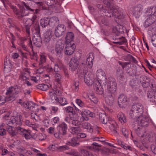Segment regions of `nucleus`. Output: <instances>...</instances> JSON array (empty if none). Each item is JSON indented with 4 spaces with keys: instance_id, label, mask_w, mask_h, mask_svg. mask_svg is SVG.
Here are the masks:
<instances>
[{
    "instance_id": "nucleus-40",
    "label": "nucleus",
    "mask_w": 156,
    "mask_h": 156,
    "mask_svg": "<svg viewBox=\"0 0 156 156\" xmlns=\"http://www.w3.org/2000/svg\"><path fill=\"white\" fill-rule=\"evenodd\" d=\"M27 36V38H24V37H22L20 38V41H21V43H23V42L26 41V40H28V41H29V43L28 44L29 46L30 47V48H32V42L30 40V35H29L28 38V35Z\"/></svg>"
},
{
    "instance_id": "nucleus-38",
    "label": "nucleus",
    "mask_w": 156,
    "mask_h": 156,
    "mask_svg": "<svg viewBox=\"0 0 156 156\" xmlns=\"http://www.w3.org/2000/svg\"><path fill=\"white\" fill-rule=\"evenodd\" d=\"M58 102L62 106H64L68 103V101L66 98L61 97L59 98Z\"/></svg>"
},
{
    "instance_id": "nucleus-57",
    "label": "nucleus",
    "mask_w": 156,
    "mask_h": 156,
    "mask_svg": "<svg viewBox=\"0 0 156 156\" xmlns=\"http://www.w3.org/2000/svg\"><path fill=\"white\" fill-rule=\"evenodd\" d=\"M69 147L67 145H64L60 146H58V151H62L65 150H68Z\"/></svg>"
},
{
    "instance_id": "nucleus-6",
    "label": "nucleus",
    "mask_w": 156,
    "mask_h": 156,
    "mask_svg": "<svg viewBox=\"0 0 156 156\" xmlns=\"http://www.w3.org/2000/svg\"><path fill=\"white\" fill-rule=\"evenodd\" d=\"M20 87L16 85L14 87L11 86L7 88L5 93L6 96L5 97V102H2L4 103L6 101H13L16 99L15 95L18 94L20 91L16 90L19 89Z\"/></svg>"
},
{
    "instance_id": "nucleus-37",
    "label": "nucleus",
    "mask_w": 156,
    "mask_h": 156,
    "mask_svg": "<svg viewBox=\"0 0 156 156\" xmlns=\"http://www.w3.org/2000/svg\"><path fill=\"white\" fill-rule=\"evenodd\" d=\"M117 117L119 121L121 123L124 124L126 122V117L122 112H119L118 115Z\"/></svg>"
},
{
    "instance_id": "nucleus-7",
    "label": "nucleus",
    "mask_w": 156,
    "mask_h": 156,
    "mask_svg": "<svg viewBox=\"0 0 156 156\" xmlns=\"http://www.w3.org/2000/svg\"><path fill=\"white\" fill-rule=\"evenodd\" d=\"M34 33L32 40L34 44L37 47L41 46L42 41L40 35V30L39 26L37 25L35 27L34 30H32Z\"/></svg>"
},
{
    "instance_id": "nucleus-49",
    "label": "nucleus",
    "mask_w": 156,
    "mask_h": 156,
    "mask_svg": "<svg viewBox=\"0 0 156 156\" xmlns=\"http://www.w3.org/2000/svg\"><path fill=\"white\" fill-rule=\"evenodd\" d=\"M107 125L108 126L111 130L116 129V126L114 122L110 121Z\"/></svg>"
},
{
    "instance_id": "nucleus-52",
    "label": "nucleus",
    "mask_w": 156,
    "mask_h": 156,
    "mask_svg": "<svg viewBox=\"0 0 156 156\" xmlns=\"http://www.w3.org/2000/svg\"><path fill=\"white\" fill-rule=\"evenodd\" d=\"M46 138V136L44 133H39L37 136V138L41 140H44Z\"/></svg>"
},
{
    "instance_id": "nucleus-56",
    "label": "nucleus",
    "mask_w": 156,
    "mask_h": 156,
    "mask_svg": "<svg viewBox=\"0 0 156 156\" xmlns=\"http://www.w3.org/2000/svg\"><path fill=\"white\" fill-rule=\"evenodd\" d=\"M75 102L80 107H82L84 105L83 102L80 99H76L75 100Z\"/></svg>"
},
{
    "instance_id": "nucleus-32",
    "label": "nucleus",
    "mask_w": 156,
    "mask_h": 156,
    "mask_svg": "<svg viewBox=\"0 0 156 156\" xmlns=\"http://www.w3.org/2000/svg\"><path fill=\"white\" fill-rule=\"evenodd\" d=\"M82 127L83 129H87V131L90 133H91L93 131L92 126L88 122L83 123L82 124Z\"/></svg>"
},
{
    "instance_id": "nucleus-18",
    "label": "nucleus",
    "mask_w": 156,
    "mask_h": 156,
    "mask_svg": "<svg viewBox=\"0 0 156 156\" xmlns=\"http://www.w3.org/2000/svg\"><path fill=\"white\" fill-rule=\"evenodd\" d=\"M156 20L155 15H151L148 17L144 23V26L146 28L152 24Z\"/></svg>"
},
{
    "instance_id": "nucleus-9",
    "label": "nucleus",
    "mask_w": 156,
    "mask_h": 156,
    "mask_svg": "<svg viewBox=\"0 0 156 156\" xmlns=\"http://www.w3.org/2000/svg\"><path fill=\"white\" fill-rule=\"evenodd\" d=\"M143 9V6L141 4H138L133 7L132 10L133 15L136 18H138L142 14Z\"/></svg>"
},
{
    "instance_id": "nucleus-17",
    "label": "nucleus",
    "mask_w": 156,
    "mask_h": 156,
    "mask_svg": "<svg viewBox=\"0 0 156 156\" xmlns=\"http://www.w3.org/2000/svg\"><path fill=\"white\" fill-rule=\"evenodd\" d=\"M94 88L96 93L98 94H102L104 93V90L101 86V82L98 80H95L93 85Z\"/></svg>"
},
{
    "instance_id": "nucleus-63",
    "label": "nucleus",
    "mask_w": 156,
    "mask_h": 156,
    "mask_svg": "<svg viewBox=\"0 0 156 156\" xmlns=\"http://www.w3.org/2000/svg\"><path fill=\"white\" fill-rule=\"evenodd\" d=\"M151 42L153 45L156 47V34L152 35L151 38Z\"/></svg>"
},
{
    "instance_id": "nucleus-35",
    "label": "nucleus",
    "mask_w": 156,
    "mask_h": 156,
    "mask_svg": "<svg viewBox=\"0 0 156 156\" xmlns=\"http://www.w3.org/2000/svg\"><path fill=\"white\" fill-rule=\"evenodd\" d=\"M37 16L36 14H34L33 17L30 19V20L32 21V24H33V27L32 28L31 30H34L35 27L38 25V26H39L38 24V23L37 20Z\"/></svg>"
},
{
    "instance_id": "nucleus-46",
    "label": "nucleus",
    "mask_w": 156,
    "mask_h": 156,
    "mask_svg": "<svg viewBox=\"0 0 156 156\" xmlns=\"http://www.w3.org/2000/svg\"><path fill=\"white\" fill-rule=\"evenodd\" d=\"M50 94L51 101L53 103L58 102L59 98H58L56 95L53 94L51 92L50 93Z\"/></svg>"
},
{
    "instance_id": "nucleus-5",
    "label": "nucleus",
    "mask_w": 156,
    "mask_h": 156,
    "mask_svg": "<svg viewBox=\"0 0 156 156\" xmlns=\"http://www.w3.org/2000/svg\"><path fill=\"white\" fill-rule=\"evenodd\" d=\"M104 86H107L106 94H114L117 89V83L115 80L112 77H109L106 81H103Z\"/></svg>"
},
{
    "instance_id": "nucleus-61",
    "label": "nucleus",
    "mask_w": 156,
    "mask_h": 156,
    "mask_svg": "<svg viewBox=\"0 0 156 156\" xmlns=\"http://www.w3.org/2000/svg\"><path fill=\"white\" fill-rule=\"evenodd\" d=\"M11 65V62L9 59L7 58H6L4 61V67H6V66H9Z\"/></svg>"
},
{
    "instance_id": "nucleus-58",
    "label": "nucleus",
    "mask_w": 156,
    "mask_h": 156,
    "mask_svg": "<svg viewBox=\"0 0 156 156\" xmlns=\"http://www.w3.org/2000/svg\"><path fill=\"white\" fill-rule=\"evenodd\" d=\"M51 111L53 113L55 114L58 112L59 108L57 106H52L51 107Z\"/></svg>"
},
{
    "instance_id": "nucleus-14",
    "label": "nucleus",
    "mask_w": 156,
    "mask_h": 156,
    "mask_svg": "<svg viewBox=\"0 0 156 156\" xmlns=\"http://www.w3.org/2000/svg\"><path fill=\"white\" fill-rule=\"evenodd\" d=\"M127 99L126 95L120 94L119 96L118 102L119 106L121 108L125 107L126 105Z\"/></svg>"
},
{
    "instance_id": "nucleus-33",
    "label": "nucleus",
    "mask_w": 156,
    "mask_h": 156,
    "mask_svg": "<svg viewBox=\"0 0 156 156\" xmlns=\"http://www.w3.org/2000/svg\"><path fill=\"white\" fill-rule=\"evenodd\" d=\"M65 111L67 113H70L69 115H73V116H76V112L73 107L69 106L65 108Z\"/></svg>"
},
{
    "instance_id": "nucleus-41",
    "label": "nucleus",
    "mask_w": 156,
    "mask_h": 156,
    "mask_svg": "<svg viewBox=\"0 0 156 156\" xmlns=\"http://www.w3.org/2000/svg\"><path fill=\"white\" fill-rule=\"evenodd\" d=\"M37 88L43 91H46L48 89L49 86L47 84L42 83L37 85Z\"/></svg>"
},
{
    "instance_id": "nucleus-44",
    "label": "nucleus",
    "mask_w": 156,
    "mask_h": 156,
    "mask_svg": "<svg viewBox=\"0 0 156 156\" xmlns=\"http://www.w3.org/2000/svg\"><path fill=\"white\" fill-rule=\"evenodd\" d=\"M20 126H17L16 127L17 129V133H18L22 135H23V134L25 133V132L27 130L21 127Z\"/></svg>"
},
{
    "instance_id": "nucleus-10",
    "label": "nucleus",
    "mask_w": 156,
    "mask_h": 156,
    "mask_svg": "<svg viewBox=\"0 0 156 156\" xmlns=\"http://www.w3.org/2000/svg\"><path fill=\"white\" fill-rule=\"evenodd\" d=\"M66 45L65 48V53L67 55H71L74 52L76 48L74 43H66Z\"/></svg>"
},
{
    "instance_id": "nucleus-30",
    "label": "nucleus",
    "mask_w": 156,
    "mask_h": 156,
    "mask_svg": "<svg viewBox=\"0 0 156 156\" xmlns=\"http://www.w3.org/2000/svg\"><path fill=\"white\" fill-rule=\"evenodd\" d=\"M101 147V145L98 144V143L96 142H94L90 146H86L85 147L88 149H90L92 151L98 150H99V147Z\"/></svg>"
},
{
    "instance_id": "nucleus-47",
    "label": "nucleus",
    "mask_w": 156,
    "mask_h": 156,
    "mask_svg": "<svg viewBox=\"0 0 156 156\" xmlns=\"http://www.w3.org/2000/svg\"><path fill=\"white\" fill-rule=\"evenodd\" d=\"M69 117H66L64 119V120L67 122L70 123H71L72 120H74L75 118V116L73 115H69Z\"/></svg>"
},
{
    "instance_id": "nucleus-28",
    "label": "nucleus",
    "mask_w": 156,
    "mask_h": 156,
    "mask_svg": "<svg viewBox=\"0 0 156 156\" xmlns=\"http://www.w3.org/2000/svg\"><path fill=\"white\" fill-rule=\"evenodd\" d=\"M105 101L108 105L110 106L112 105L114 102V99L111 94H106L105 96Z\"/></svg>"
},
{
    "instance_id": "nucleus-19",
    "label": "nucleus",
    "mask_w": 156,
    "mask_h": 156,
    "mask_svg": "<svg viewBox=\"0 0 156 156\" xmlns=\"http://www.w3.org/2000/svg\"><path fill=\"white\" fill-rule=\"evenodd\" d=\"M57 128L58 130H59L63 134L66 135L68 129V126L65 122H63L59 124Z\"/></svg>"
},
{
    "instance_id": "nucleus-51",
    "label": "nucleus",
    "mask_w": 156,
    "mask_h": 156,
    "mask_svg": "<svg viewBox=\"0 0 156 156\" xmlns=\"http://www.w3.org/2000/svg\"><path fill=\"white\" fill-rule=\"evenodd\" d=\"M79 128L77 127H72L71 129V133L75 135L79 134Z\"/></svg>"
},
{
    "instance_id": "nucleus-13",
    "label": "nucleus",
    "mask_w": 156,
    "mask_h": 156,
    "mask_svg": "<svg viewBox=\"0 0 156 156\" xmlns=\"http://www.w3.org/2000/svg\"><path fill=\"white\" fill-rule=\"evenodd\" d=\"M66 29L65 26L63 24L58 25L55 29V34L56 37H59L64 34Z\"/></svg>"
},
{
    "instance_id": "nucleus-39",
    "label": "nucleus",
    "mask_w": 156,
    "mask_h": 156,
    "mask_svg": "<svg viewBox=\"0 0 156 156\" xmlns=\"http://www.w3.org/2000/svg\"><path fill=\"white\" fill-rule=\"evenodd\" d=\"M5 124V123H2L0 125V135L3 136L6 134V131L5 128L6 127Z\"/></svg>"
},
{
    "instance_id": "nucleus-62",
    "label": "nucleus",
    "mask_w": 156,
    "mask_h": 156,
    "mask_svg": "<svg viewBox=\"0 0 156 156\" xmlns=\"http://www.w3.org/2000/svg\"><path fill=\"white\" fill-rule=\"evenodd\" d=\"M27 75L26 73H22L20 74V77L22 78L23 80L25 81H26V80H29V78L27 77Z\"/></svg>"
},
{
    "instance_id": "nucleus-36",
    "label": "nucleus",
    "mask_w": 156,
    "mask_h": 156,
    "mask_svg": "<svg viewBox=\"0 0 156 156\" xmlns=\"http://www.w3.org/2000/svg\"><path fill=\"white\" fill-rule=\"evenodd\" d=\"M84 81L85 83L88 86L91 85L93 84H94L93 81L89 75H87L84 77Z\"/></svg>"
},
{
    "instance_id": "nucleus-2",
    "label": "nucleus",
    "mask_w": 156,
    "mask_h": 156,
    "mask_svg": "<svg viewBox=\"0 0 156 156\" xmlns=\"http://www.w3.org/2000/svg\"><path fill=\"white\" fill-rule=\"evenodd\" d=\"M143 105L140 104L133 105L130 112V117L133 119H137L138 125L143 127L147 126L149 124L148 118L142 115L144 112Z\"/></svg>"
},
{
    "instance_id": "nucleus-60",
    "label": "nucleus",
    "mask_w": 156,
    "mask_h": 156,
    "mask_svg": "<svg viewBox=\"0 0 156 156\" xmlns=\"http://www.w3.org/2000/svg\"><path fill=\"white\" fill-rule=\"evenodd\" d=\"M54 68L53 69L52 67H51L50 70L51 71H53L54 70L55 73H56L58 72L59 70V65H57V64H54Z\"/></svg>"
},
{
    "instance_id": "nucleus-59",
    "label": "nucleus",
    "mask_w": 156,
    "mask_h": 156,
    "mask_svg": "<svg viewBox=\"0 0 156 156\" xmlns=\"http://www.w3.org/2000/svg\"><path fill=\"white\" fill-rule=\"evenodd\" d=\"M54 75L55 77V80L58 82H60L62 78L61 75L59 73H55Z\"/></svg>"
},
{
    "instance_id": "nucleus-54",
    "label": "nucleus",
    "mask_w": 156,
    "mask_h": 156,
    "mask_svg": "<svg viewBox=\"0 0 156 156\" xmlns=\"http://www.w3.org/2000/svg\"><path fill=\"white\" fill-rule=\"evenodd\" d=\"M67 154L71 155V156H80L78 152L75 150H72L66 153Z\"/></svg>"
},
{
    "instance_id": "nucleus-23",
    "label": "nucleus",
    "mask_w": 156,
    "mask_h": 156,
    "mask_svg": "<svg viewBox=\"0 0 156 156\" xmlns=\"http://www.w3.org/2000/svg\"><path fill=\"white\" fill-rule=\"evenodd\" d=\"M40 57L39 65L41 68H44L45 67V66L44 64L46 61L47 55L45 53H41L40 55Z\"/></svg>"
},
{
    "instance_id": "nucleus-16",
    "label": "nucleus",
    "mask_w": 156,
    "mask_h": 156,
    "mask_svg": "<svg viewBox=\"0 0 156 156\" xmlns=\"http://www.w3.org/2000/svg\"><path fill=\"white\" fill-rule=\"evenodd\" d=\"M79 66V62L76 58H72L69 63V69L72 71H75Z\"/></svg>"
},
{
    "instance_id": "nucleus-53",
    "label": "nucleus",
    "mask_w": 156,
    "mask_h": 156,
    "mask_svg": "<svg viewBox=\"0 0 156 156\" xmlns=\"http://www.w3.org/2000/svg\"><path fill=\"white\" fill-rule=\"evenodd\" d=\"M121 131L124 136L126 137H128V133L127 130L125 127H122L121 129Z\"/></svg>"
},
{
    "instance_id": "nucleus-29",
    "label": "nucleus",
    "mask_w": 156,
    "mask_h": 156,
    "mask_svg": "<svg viewBox=\"0 0 156 156\" xmlns=\"http://www.w3.org/2000/svg\"><path fill=\"white\" fill-rule=\"evenodd\" d=\"M99 119L102 123L104 124H108L110 121H109L108 118L105 114L101 113L99 114Z\"/></svg>"
},
{
    "instance_id": "nucleus-45",
    "label": "nucleus",
    "mask_w": 156,
    "mask_h": 156,
    "mask_svg": "<svg viewBox=\"0 0 156 156\" xmlns=\"http://www.w3.org/2000/svg\"><path fill=\"white\" fill-rule=\"evenodd\" d=\"M79 82L78 81H74L73 86V89L75 92H77L79 89Z\"/></svg>"
},
{
    "instance_id": "nucleus-3",
    "label": "nucleus",
    "mask_w": 156,
    "mask_h": 156,
    "mask_svg": "<svg viewBox=\"0 0 156 156\" xmlns=\"http://www.w3.org/2000/svg\"><path fill=\"white\" fill-rule=\"evenodd\" d=\"M22 116L20 114L17 113L16 116L13 117L8 121L7 124L8 126L6 128L9 134L12 136L16 135L17 132L12 126H20L22 124V121H23Z\"/></svg>"
},
{
    "instance_id": "nucleus-24",
    "label": "nucleus",
    "mask_w": 156,
    "mask_h": 156,
    "mask_svg": "<svg viewBox=\"0 0 156 156\" xmlns=\"http://www.w3.org/2000/svg\"><path fill=\"white\" fill-rule=\"evenodd\" d=\"M67 145L72 147H75L79 145V142L77 137H74L71 138L69 141H67L66 143Z\"/></svg>"
},
{
    "instance_id": "nucleus-11",
    "label": "nucleus",
    "mask_w": 156,
    "mask_h": 156,
    "mask_svg": "<svg viewBox=\"0 0 156 156\" xmlns=\"http://www.w3.org/2000/svg\"><path fill=\"white\" fill-rule=\"evenodd\" d=\"M64 45L61 40H59L56 42L55 51L57 56L62 57V53L64 48Z\"/></svg>"
},
{
    "instance_id": "nucleus-4",
    "label": "nucleus",
    "mask_w": 156,
    "mask_h": 156,
    "mask_svg": "<svg viewBox=\"0 0 156 156\" xmlns=\"http://www.w3.org/2000/svg\"><path fill=\"white\" fill-rule=\"evenodd\" d=\"M103 2L106 4L108 7V10L105 12V15L107 17H114L120 19V14L118 12L116 6L115 5L114 2L113 0H104Z\"/></svg>"
},
{
    "instance_id": "nucleus-26",
    "label": "nucleus",
    "mask_w": 156,
    "mask_h": 156,
    "mask_svg": "<svg viewBox=\"0 0 156 156\" xmlns=\"http://www.w3.org/2000/svg\"><path fill=\"white\" fill-rule=\"evenodd\" d=\"M74 37V34L73 32H68L67 33L65 37L66 43H73L72 41L73 40Z\"/></svg>"
},
{
    "instance_id": "nucleus-48",
    "label": "nucleus",
    "mask_w": 156,
    "mask_h": 156,
    "mask_svg": "<svg viewBox=\"0 0 156 156\" xmlns=\"http://www.w3.org/2000/svg\"><path fill=\"white\" fill-rule=\"evenodd\" d=\"M65 135L64 134H63L59 130H58V132L54 133V136L58 139H61L62 138L63 136Z\"/></svg>"
},
{
    "instance_id": "nucleus-15",
    "label": "nucleus",
    "mask_w": 156,
    "mask_h": 156,
    "mask_svg": "<svg viewBox=\"0 0 156 156\" xmlns=\"http://www.w3.org/2000/svg\"><path fill=\"white\" fill-rule=\"evenodd\" d=\"M25 108L34 112H38V105L31 101H27L24 105Z\"/></svg>"
},
{
    "instance_id": "nucleus-55",
    "label": "nucleus",
    "mask_w": 156,
    "mask_h": 156,
    "mask_svg": "<svg viewBox=\"0 0 156 156\" xmlns=\"http://www.w3.org/2000/svg\"><path fill=\"white\" fill-rule=\"evenodd\" d=\"M81 152L84 156H92V154L90 152L84 149H81Z\"/></svg>"
},
{
    "instance_id": "nucleus-34",
    "label": "nucleus",
    "mask_w": 156,
    "mask_h": 156,
    "mask_svg": "<svg viewBox=\"0 0 156 156\" xmlns=\"http://www.w3.org/2000/svg\"><path fill=\"white\" fill-rule=\"evenodd\" d=\"M80 113L81 114V115L82 117L85 115L90 117H93L94 116L93 113L91 112L90 110L87 109H82L81 113Z\"/></svg>"
},
{
    "instance_id": "nucleus-8",
    "label": "nucleus",
    "mask_w": 156,
    "mask_h": 156,
    "mask_svg": "<svg viewBox=\"0 0 156 156\" xmlns=\"http://www.w3.org/2000/svg\"><path fill=\"white\" fill-rule=\"evenodd\" d=\"M58 18L56 17L51 18L49 20L48 18L41 19L40 20V24L42 27H45L48 25L53 27L57 24Z\"/></svg>"
},
{
    "instance_id": "nucleus-12",
    "label": "nucleus",
    "mask_w": 156,
    "mask_h": 156,
    "mask_svg": "<svg viewBox=\"0 0 156 156\" xmlns=\"http://www.w3.org/2000/svg\"><path fill=\"white\" fill-rule=\"evenodd\" d=\"M96 76L97 79L95 80H99V82L103 83V81H106L107 80L106 77V74L104 71L101 69H98L96 73Z\"/></svg>"
},
{
    "instance_id": "nucleus-43",
    "label": "nucleus",
    "mask_w": 156,
    "mask_h": 156,
    "mask_svg": "<svg viewBox=\"0 0 156 156\" xmlns=\"http://www.w3.org/2000/svg\"><path fill=\"white\" fill-rule=\"evenodd\" d=\"M60 0H46L45 2L49 6L54 5H56Z\"/></svg>"
},
{
    "instance_id": "nucleus-31",
    "label": "nucleus",
    "mask_w": 156,
    "mask_h": 156,
    "mask_svg": "<svg viewBox=\"0 0 156 156\" xmlns=\"http://www.w3.org/2000/svg\"><path fill=\"white\" fill-rule=\"evenodd\" d=\"M119 63L122 66V69H125L126 71H127L131 67L130 62H122L119 61Z\"/></svg>"
},
{
    "instance_id": "nucleus-25",
    "label": "nucleus",
    "mask_w": 156,
    "mask_h": 156,
    "mask_svg": "<svg viewBox=\"0 0 156 156\" xmlns=\"http://www.w3.org/2000/svg\"><path fill=\"white\" fill-rule=\"evenodd\" d=\"M94 58L92 53L90 54L88 57L87 58L86 60V64L87 67L89 68H91L93 66Z\"/></svg>"
},
{
    "instance_id": "nucleus-50",
    "label": "nucleus",
    "mask_w": 156,
    "mask_h": 156,
    "mask_svg": "<svg viewBox=\"0 0 156 156\" xmlns=\"http://www.w3.org/2000/svg\"><path fill=\"white\" fill-rule=\"evenodd\" d=\"M58 145L57 144H54L50 145L49 147V149L51 151H58Z\"/></svg>"
},
{
    "instance_id": "nucleus-20",
    "label": "nucleus",
    "mask_w": 156,
    "mask_h": 156,
    "mask_svg": "<svg viewBox=\"0 0 156 156\" xmlns=\"http://www.w3.org/2000/svg\"><path fill=\"white\" fill-rule=\"evenodd\" d=\"M113 39L117 41L113 42V43L117 44L122 45L125 44L127 42L125 37H123L115 36L113 37Z\"/></svg>"
},
{
    "instance_id": "nucleus-42",
    "label": "nucleus",
    "mask_w": 156,
    "mask_h": 156,
    "mask_svg": "<svg viewBox=\"0 0 156 156\" xmlns=\"http://www.w3.org/2000/svg\"><path fill=\"white\" fill-rule=\"evenodd\" d=\"M23 136L26 140H30L32 137L31 134V132L27 130L23 135Z\"/></svg>"
},
{
    "instance_id": "nucleus-1",
    "label": "nucleus",
    "mask_w": 156,
    "mask_h": 156,
    "mask_svg": "<svg viewBox=\"0 0 156 156\" xmlns=\"http://www.w3.org/2000/svg\"><path fill=\"white\" fill-rule=\"evenodd\" d=\"M18 6L19 10L18 9L16 6L12 5H10L11 9L16 15V17L20 21L22 22L24 26L27 35H28V38H29L28 37L30 35V27L31 25L27 23V18H24V17L28 16L30 12H33L34 10L31 9L24 2H21L18 5Z\"/></svg>"
},
{
    "instance_id": "nucleus-64",
    "label": "nucleus",
    "mask_w": 156,
    "mask_h": 156,
    "mask_svg": "<svg viewBox=\"0 0 156 156\" xmlns=\"http://www.w3.org/2000/svg\"><path fill=\"white\" fill-rule=\"evenodd\" d=\"M52 93L56 96H60L61 94V91L56 89L54 90Z\"/></svg>"
},
{
    "instance_id": "nucleus-21",
    "label": "nucleus",
    "mask_w": 156,
    "mask_h": 156,
    "mask_svg": "<svg viewBox=\"0 0 156 156\" xmlns=\"http://www.w3.org/2000/svg\"><path fill=\"white\" fill-rule=\"evenodd\" d=\"M117 79L118 80L123 81L125 80V77L124 75V73L120 67H118L116 72Z\"/></svg>"
},
{
    "instance_id": "nucleus-22",
    "label": "nucleus",
    "mask_w": 156,
    "mask_h": 156,
    "mask_svg": "<svg viewBox=\"0 0 156 156\" xmlns=\"http://www.w3.org/2000/svg\"><path fill=\"white\" fill-rule=\"evenodd\" d=\"M52 37L51 32L50 30H47L44 34L43 39L45 43H48Z\"/></svg>"
},
{
    "instance_id": "nucleus-27",
    "label": "nucleus",
    "mask_w": 156,
    "mask_h": 156,
    "mask_svg": "<svg viewBox=\"0 0 156 156\" xmlns=\"http://www.w3.org/2000/svg\"><path fill=\"white\" fill-rule=\"evenodd\" d=\"M145 13L150 16L154 15V14L156 13V6H151L147 8Z\"/></svg>"
}]
</instances>
